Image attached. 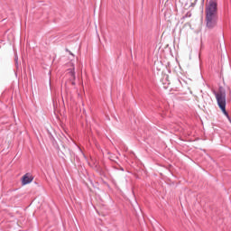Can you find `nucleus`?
I'll list each match as a JSON object with an SVG mask.
<instances>
[{
  "label": "nucleus",
  "instance_id": "f257e3e1",
  "mask_svg": "<svg viewBox=\"0 0 231 231\" xmlns=\"http://www.w3.org/2000/svg\"><path fill=\"white\" fill-rule=\"evenodd\" d=\"M206 27L214 30L217 26V0H209L206 5Z\"/></svg>",
  "mask_w": 231,
  "mask_h": 231
},
{
  "label": "nucleus",
  "instance_id": "f03ea898",
  "mask_svg": "<svg viewBox=\"0 0 231 231\" xmlns=\"http://www.w3.org/2000/svg\"><path fill=\"white\" fill-rule=\"evenodd\" d=\"M213 94L216 97L218 107H220L224 115L229 118L228 112H226V92L223 89H219L218 91L213 90Z\"/></svg>",
  "mask_w": 231,
  "mask_h": 231
},
{
  "label": "nucleus",
  "instance_id": "7ed1b4c3",
  "mask_svg": "<svg viewBox=\"0 0 231 231\" xmlns=\"http://www.w3.org/2000/svg\"><path fill=\"white\" fill-rule=\"evenodd\" d=\"M67 76L70 79L66 86H75V69H69Z\"/></svg>",
  "mask_w": 231,
  "mask_h": 231
},
{
  "label": "nucleus",
  "instance_id": "20e7f679",
  "mask_svg": "<svg viewBox=\"0 0 231 231\" xmlns=\"http://www.w3.org/2000/svg\"><path fill=\"white\" fill-rule=\"evenodd\" d=\"M33 181V177H32L29 173H26L23 176L22 184L28 185V183H32Z\"/></svg>",
  "mask_w": 231,
  "mask_h": 231
},
{
  "label": "nucleus",
  "instance_id": "39448f33",
  "mask_svg": "<svg viewBox=\"0 0 231 231\" xmlns=\"http://www.w3.org/2000/svg\"><path fill=\"white\" fill-rule=\"evenodd\" d=\"M14 60H15V62H16V64H17V62H18V60H19V58H18L17 56H15Z\"/></svg>",
  "mask_w": 231,
  "mask_h": 231
},
{
  "label": "nucleus",
  "instance_id": "423d86ee",
  "mask_svg": "<svg viewBox=\"0 0 231 231\" xmlns=\"http://www.w3.org/2000/svg\"><path fill=\"white\" fill-rule=\"evenodd\" d=\"M70 53V55H73V53H71V52H69Z\"/></svg>",
  "mask_w": 231,
  "mask_h": 231
}]
</instances>
